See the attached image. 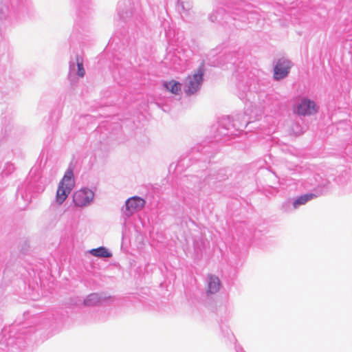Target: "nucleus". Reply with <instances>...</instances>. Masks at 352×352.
Here are the masks:
<instances>
[{"instance_id":"1","label":"nucleus","mask_w":352,"mask_h":352,"mask_svg":"<svg viewBox=\"0 0 352 352\" xmlns=\"http://www.w3.org/2000/svg\"><path fill=\"white\" fill-rule=\"evenodd\" d=\"M74 186V179L73 170L69 168L60 182L57 189L56 201L59 204H62L67 199Z\"/></svg>"},{"instance_id":"2","label":"nucleus","mask_w":352,"mask_h":352,"mask_svg":"<svg viewBox=\"0 0 352 352\" xmlns=\"http://www.w3.org/2000/svg\"><path fill=\"white\" fill-rule=\"evenodd\" d=\"M204 74V63L192 75L186 77L185 92L188 95H192L197 92L204 80L203 76Z\"/></svg>"},{"instance_id":"3","label":"nucleus","mask_w":352,"mask_h":352,"mask_svg":"<svg viewBox=\"0 0 352 352\" xmlns=\"http://www.w3.org/2000/svg\"><path fill=\"white\" fill-rule=\"evenodd\" d=\"M293 111L299 116H311L317 113L318 107L314 101L308 98H302L294 107Z\"/></svg>"},{"instance_id":"4","label":"nucleus","mask_w":352,"mask_h":352,"mask_svg":"<svg viewBox=\"0 0 352 352\" xmlns=\"http://www.w3.org/2000/svg\"><path fill=\"white\" fill-rule=\"evenodd\" d=\"M291 67L290 61L285 58L279 59L274 69V78L276 80H280L287 76Z\"/></svg>"},{"instance_id":"5","label":"nucleus","mask_w":352,"mask_h":352,"mask_svg":"<svg viewBox=\"0 0 352 352\" xmlns=\"http://www.w3.org/2000/svg\"><path fill=\"white\" fill-rule=\"evenodd\" d=\"M94 194L89 190H80L74 192L73 195L74 202L77 206H84L89 204L93 199Z\"/></svg>"},{"instance_id":"6","label":"nucleus","mask_w":352,"mask_h":352,"mask_svg":"<svg viewBox=\"0 0 352 352\" xmlns=\"http://www.w3.org/2000/svg\"><path fill=\"white\" fill-rule=\"evenodd\" d=\"M145 200L135 196L129 198L126 201V214L128 216L131 215L135 211L142 210L145 205Z\"/></svg>"},{"instance_id":"7","label":"nucleus","mask_w":352,"mask_h":352,"mask_svg":"<svg viewBox=\"0 0 352 352\" xmlns=\"http://www.w3.org/2000/svg\"><path fill=\"white\" fill-rule=\"evenodd\" d=\"M220 288V280L218 277L209 275V283L207 288L208 294H215L217 293Z\"/></svg>"},{"instance_id":"8","label":"nucleus","mask_w":352,"mask_h":352,"mask_svg":"<svg viewBox=\"0 0 352 352\" xmlns=\"http://www.w3.org/2000/svg\"><path fill=\"white\" fill-rule=\"evenodd\" d=\"M164 87L173 94H179L181 91V84L174 80L164 83Z\"/></svg>"},{"instance_id":"9","label":"nucleus","mask_w":352,"mask_h":352,"mask_svg":"<svg viewBox=\"0 0 352 352\" xmlns=\"http://www.w3.org/2000/svg\"><path fill=\"white\" fill-rule=\"evenodd\" d=\"M317 197V195L314 193L305 194L298 197L294 202V208H297L301 205L305 204L309 201Z\"/></svg>"},{"instance_id":"10","label":"nucleus","mask_w":352,"mask_h":352,"mask_svg":"<svg viewBox=\"0 0 352 352\" xmlns=\"http://www.w3.org/2000/svg\"><path fill=\"white\" fill-rule=\"evenodd\" d=\"M90 254L96 257L109 258L112 254L104 247H100L90 250Z\"/></svg>"},{"instance_id":"11","label":"nucleus","mask_w":352,"mask_h":352,"mask_svg":"<svg viewBox=\"0 0 352 352\" xmlns=\"http://www.w3.org/2000/svg\"><path fill=\"white\" fill-rule=\"evenodd\" d=\"M76 60L78 67V75L80 77H83L85 74V69L83 67V58L80 56H76Z\"/></svg>"},{"instance_id":"12","label":"nucleus","mask_w":352,"mask_h":352,"mask_svg":"<svg viewBox=\"0 0 352 352\" xmlns=\"http://www.w3.org/2000/svg\"><path fill=\"white\" fill-rule=\"evenodd\" d=\"M98 301V298L96 294L89 295L84 301L86 306L94 305Z\"/></svg>"}]
</instances>
